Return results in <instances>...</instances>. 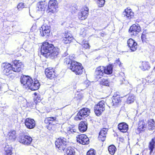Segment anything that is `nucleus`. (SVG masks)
I'll use <instances>...</instances> for the list:
<instances>
[{"label":"nucleus","instance_id":"4","mask_svg":"<svg viewBox=\"0 0 155 155\" xmlns=\"http://www.w3.org/2000/svg\"><path fill=\"white\" fill-rule=\"evenodd\" d=\"M55 143L56 147L58 149L64 150L66 147L68 142L66 138L62 137L57 139Z\"/></svg>","mask_w":155,"mask_h":155},{"label":"nucleus","instance_id":"9","mask_svg":"<svg viewBox=\"0 0 155 155\" xmlns=\"http://www.w3.org/2000/svg\"><path fill=\"white\" fill-rule=\"evenodd\" d=\"M40 35L43 37L48 36L50 32V26L44 24L40 29Z\"/></svg>","mask_w":155,"mask_h":155},{"label":"nucleus","instance_id":"8","mask_svg":"<svg viewBox=\"0 0 155 155\" xmlns=\"http://www.w3.org/2000/svg\"><path fill=\"white\" fill-rule=\"evenodd\" d=\"M140 31V28L138 24L132 25L129 29V33L132 36H135L137 35Z\"/></svg>","mask_w":155,"mask_h":155},{"label":"nucleus","instance_id":"27","mask_svg":"<svg viewBox=\"0 0 155 155\" xmlns=\"http://www.w3.org/2000/svg\"><path fill=\"white\" fill-rule=\"evenodd\" d=\"M74 58L75 56L74 55H70L64 59V63L66 64H68L69 67L71 63L74 61L73 60L74 59Z\"/></svg>","mask_w":155,"mask_h":155},{"label":"nucleus","instance_id":"1","mask_svg":"<svg viewBox=\"0 0 155 155\" xmlns=\"http://www.w3.org/2000/svg\"><path fill=\"white\" fill-rule=\"evenodd\" d=\"M41 53L46 58L49 57L53 58L58 54L57 50L55 48L53 45L49 44L48 42H44L41 47Z\"/></svg>","mask_w":155,"mask_h":155},{"label":"nucleus","instance_id":"26","mask_svg":"<svg viewBox=\"0 0 155 155\" xmlns=\"http://www.w3.org/2000/svg\"><path fill=\"white\" fill-rule=\"evenodd\" d=\"M112 101L111 103V104L112 106H117L118 104L120 102V96L119 95H116L114 94L113 97Z\"/></svg>","mask_w":155,"mask_h":155},{"label":"nucleus","instance_id":"58","mask_svg":"<svg viewBox=\"0 0 155 155\" xmlns=\"http://www.w3.org/2000/svg\"><path fill=\"white\" fill-rule=\"evenodd\" d=\"M136 155H139V154H137Z\"/></svg>","mask_w":155,"mask_h":155},{"label":"nucleus","instance_id":"12","mask_svg":"<svg viewBox=\"0 0 155 155\" xmlns=\"http://www.w3.org/2000/svg\"><path fill=\"white\" fill-rule=\"evenodd\" d=\"M73 40V38L71 34L68 32H65L62 35V41L65 44L70 43Z\"/></svg>","mask_w":155,"mask_h":155},{"label":"nucleus","instance_id":"30","mask_svg":"<svg viewBox=\"0 0 155 155\" xmlns=\"http://www.w3.org/2000/svg\"><path fill=\"white\" fill-rule=\"evenodd\" d=\"M146 128V125L145 122L143 120L140 121L139 124L138 130L140 131L145 130Z\"/></svg>","mask_w":155,"mask_h":155},{"label":"nucleus","instance_id":"5","mask_svg":"<svg viewBox=\"0 0 155 155\" xmlns=\"http://www.w3.org/2000/svg\"><path fill=\"white\" fill-rule=\"evenodd\" d=\"M90 113V110L88 108H83L78 113L75 119L77 120L82 119L88 116Z\"/></svg>","mask_w":155,"mask_h":155},{"label":"nucleus","instance_id":"35","mask_svg":"<svg viewBox=\"0 0 155 155\" xmlns=\"http://www.w3.org/2000/svg\"><path fill=\"white\" fill-rule=\"evenodd\" d=\"M135 97L134 95L130 94L127 101V103L130 104L134 102L135 100Z\"/></svg>","mask_w":155,"mask_h":155},{"label":"nucleus","instance_id":"41","mask_svg":"<svg viewBox=\"0 0 155 155\" xmlns=\"http://www.w3.org/2000/svg\"><path fill=\"white\" fill-rule=\"evenodd\" d=\"M81 44L85 48L87 49L90 48V45L86 41H83Z\"/></svg>","mask_w":155,"mask_h":155},{"label":"nucleus","instance_id":"53","mask_svg":"<svg viewBox=\"0 0 155 155\" xmlns=\"http://www.w3.org/2000/svg\"><path fill=\"white\" fill-rule=\"evenodd\" d=\"M34 95L35 96H37V94L36 93H34Z\"/></svg>","mask_w":155,"mask_h":155},{"label":"nucleus","instance_id":"32","mask_svg":"<svg viewBox=\"0 0 155 155\" xmlns=\"http://www.w3.org/2000/svg\"><path fill=\"white\" fill-rule=\"evenodd\" d=\"M7 137L9 140H14L16 137V132L15 130L9 132L7 135Z\"/></svg>","mask_w":155,"mask_h":155},{"label":"nucleus","instance_id":"45","mask_svg":"<svg viewBox=\"0 0 155 155\" xmlns=\"http://www.w3.org/2000/svg\"><path fill=\"white\" fill-rule=\"evenodd\" d=\"M41 100V96L40 95H37L35 99L34 100V102L36 104H37L38 102H40Z\"/></svg>","mask_w":155,"mask_h":155},{"label":"nucleus","instance_id":"6","mask_svg":"<svg viewBox=\"0 0 155 155\" xmlns=\"http://www.w3.org/2000/svg\"><path fill=\"white\" fill-rule=\"evenodd\" d=\"M104 102L101 101L94 106V112L97 116L100 115L105 110Z\"/></svg>","mask_w":155,"mask_h":155},{"label":"nucleus","instance_id":"15","mask_svg":"<svg viewBox=\"0 0 155 155\" xmlns=\"http://www.w3.org/2000/svg\"><path fill=\"white\" fill-rule=\"evenodd\" d=\"M89 9L87 7H85L82 9L81 12L78 14V18L80 20L85 19L87 17L88 14Z\"/></svg>","mask_w":155,"mask_h":155},{"label":"nucleus","instance_id":"24","mask_svg":"<svg viewBox=\"0 0 155 155\" xmlns=\"http://www.w3.org/2000/svg\"><path fill=\"white\" fill-rule=\"evenodd\" d=\"M47 3L45 1L40 2L37 5L38 10L39 11H44L47 5Z\"/></svg>","mask_w":155,"mask_h":155},{"label":"nucleus","instance_id":"37","mask_svg":"<svg viewBox=\"0 0 155 155\" xmlns=\"http://www.w3.org/2000/svg\"><path fill=\"white\" fill-rule=\"evenodd\" d=\"M116 150V148L115 146L113 145L110 146L108 147V151L111 155H114Z\"/></svg>","mask_w":155,"mask_h":155},{"label":"nucleus","instance_id":"55","mask_svg":"<svg viewBox=\"0 0 155 155\" xmlns=\"http://www.w3.org/2000/svg\"><path fill=\"white\" fill-rule=\"evenodd\" d=\"M80 34L81 35H83V33H82L81 32V33H80Z\"/></svg>","mask_w":155,"mask_h":155},{"label":"nucleus","instance_id":"42","mask_svg":"<svg viewBox=\"0 0 155 155\" xmlns=\"http://www.w3.org/2000/svg\"><path fill=\"white\" fill-rule=\"evenodd\" d=\"M25 137L26 138H27V139H28L27 140H26V141L27 142V141L28 142V144H27V145L30 144L32 141V138L28 136L25 135Z\"/></svg>","mask_w":155,"mask_h":155},{"label":"nucleus","instance_id":"3","mask_svg":"<svg viewBox=\"0 0 155 155\" xmlns=\"http://www.w3.org/2000/svg\"><path fill=\"white\" fill-rule=\"evenodd\" d=\"M69 68L77 75H81L83 72L81 64L75 61L71 63Z\"/></svg>","mask_w":155,"mask_h":155},{"label":"nucleus","instance_id":"33","mask_svg":"<svg viewBox=\"0 0 155 155\" xmlns=\"http://www.w3.org/2000/svg\"><path fill=\"white\" fill-rule=\"evenodd\" d=\"M12 146L8 145H6L5 147V155H12Z\"/></svg>","mask_w":155,"mask_h":155},{"label":"nucleus","instance_id":"29","mask_svg":"<svg viewBox=\"0 0 155 155\" xmlns=\"http://www.w3.org/2000/svg\"><path fill=\"white\" fill-rule=\"evenodd\" d=\"M77 130V127L74 126L70 125L66 128V132L68 134H73L76 132Z\"/></svg>","mask_w":155,"mask_h":155},{"label":"nucleus","instance_id":"28","mask_svg":"<svg viewBox=\"0 0 155 155\" xmlns=\"http://www.w3.org/2000/svg\"><path fill=\"white\" fill-rule=\"evenodd\" d=\"M56 118L55 117H51L46 118L45 120V122L47 124L54 125L55 124Z\"/></svg>","mask_w":155,"mask_h":155},{"label":"nucleus","instance_id":"52","mask_svg":"<svg viewBox=\"0 0 155 155\" xmlns=\"http://www.w3.org/2000/svg\"><path fill=\"white\" fill-rule=\"evenodd\" d=\"M122 64H120V63H119L118 64V65H119V67H121V66H122Z\"/></svg>","mask_w":155,"mask_h":155},{"label":"nucleus","instance_id":"49","mask_svg":"<svg viewBox=\"0 0 155 155\" xmlns=\"http://www.w3.org/2000/svg\"><path fill=\"white\" fill-rule=\"evenodd\" d=\"M3 87L2 84H0V92L3 91Z\"/></svg>","mask_w":155,"mask_h":155},{"label":"nucleus","instance_id":"14","mask_svg":"<svg viewBox=\"0 0 155 155\" xmlns=\"http://www.w3.org/2000/svg\"><path fill=\"white\" fill-rule=\"evenodd\" d=\"M89 9L87 7H85L82 9L81 12L78 14V18L80 20L85 19L87 17L88 14Z\"/></svg>","mask_w":155,"mask_h":155},{"label":"nucleus","instance_id":"23","mask_svg":"<svg viewBox=\"0 0 155 155\" xmlns=\"http://www.w3.org/2000/svg\"><path fill=\"white\" fill-rule=\"evenodd\" d=\"M123 15L129 19H130L134 15V13L131 10L127 8L123 13Z\"/></svg>","mask_w":155,"mask_h":155},{"label":"nucleus","instance_id":"31","mask_svg":"<svg viewBox=\"0 0 155 155\" xmlns=\"http://www.w3.org/2000/svg\"><path fill=\"white\" fill-rule=\"evenodd\" d=\"M113 66L112 64H109L107 67H104V73L107 74H110L112 73Z\"/></svg>","mask_w":155,"mask_h":155},{"label":"nucleus","instance_id":"7","mask_svg":"<svg viewBox=\"0 0 155 155\" xmlns=\"http://www.w3.org/2000/svg\"><path fill=\"white\" fill-rule=\"evenodd\" d=\"M58 8V3L56 0H50L48 3V12L54 13L57 12Z\"/></svg>","mask_w":155,"mask_h":155},{"label":"nucleus","instance_id":"48","mask_svg":"<svg viewBox=\"0 0 155 155\" xmlns=\"http://www.w3.org/2000/svg\"><path fill=\"white\" fill-rule=\"evenodd\" d=\"M141 39L143 41V40H145L146 39V35L145 34H142L141 35Z\"/></svg>","mask_w":155,"mask_h":155},{"label":"nucleus","instance_id":"16","mask_svg":"<svg viewBox=\"0 0 155 155\" xmlns=\"http://www.w3.org/2000/svg\"><path fill=\"white\" fill-rule=\"evenodd\" d=\"M128 47L132 51H136L137 48V42L132 38L128 39L127 41Z\"/></svg>","mask_w":155,"mask_h":155},{"label":"nucleus","instance_id":"21","mask_svg":"<svg viewBox=\"0 0 155 155\" xmlns=\"http://www.w3.org/2000/svg\"><path fill=\"white\" fill-rule=\"evenodd\" d=\"M118 126L119 130L123 133H126L128 129V125L124 122L119 124Z\"/></svg>","mask_w":155,"mask_h":155},{"label":"nucleus","instance_id":"39","mask_svg":"<svg viewBox=\"0 0 155 155\" xmlns=\"http://www.w3.org/2000/svg\"><path fill=\"white\" fill-rule=\"evenodd\" d=\"M100 84L103 85L108 86L109 85V81L107 79L103 78L100 81Z\"/></svg>","mask_w":155,"mask_h":155},{"label":"nucleus","instance_id":"57","mask_svg":"<svg viewBox=\"0 0 155 155\" xmlns=\"http://www.w3.org/2000/svg\"><path fill=\"white\" fill-rule=\"evenodd\" d=\"M26 106L28 107V105L27 104H26Z\"/></svg>","mask_w":155,"mask_h":155},{"label":"nucleus","instance_id":"44","mask_svg":"<svg viewBox=\"0 0 155 155\" xmlns=\"http://www.w3.org/2000/svg\"><path fill=\"white\" fill-rule=\"evenodd\" d=\"M18 101L20 102H23V103H25L27 104V103L26 99L22 97H20L18 98Z\"/></svg>","mask_w":155,"mask_h":155},{"label":"nucleus","instance_id":"51","mask_svg":"<svg viewBox=\"0 0 155 155\" xmlns=\"http://www.w3.org/2000/svg\"><path fill=\"white\" fill-rule=\"evenodd\" d=\"M145 153H146L145 150H144L143 151V155H144V154H145Z\"/></svg>","mask_w":155,"mask_h":155},{"label":"nucleus","instance_id":"18","mask_svg":"<svg viewBox=\"0 0 155 155\" xmlns=\"http://www.w3.org/2000/svg\"><path fill=\"white\" fill-rule=\"evenodd\" d=\"M45 74L48 78L51 79L54 78L56 75L54 72V70L53 68H48L45 70Z\"/></svg>","mask_w":155,"mask_h":155},{"label":"nucleus","instance_id":"10","mask_svg":"<svg viewBox=\"0 0 155 155\" xmlns=\"http://www.w3.org/2000/svg\"><path fill=\"white\" fill-rule=\"evenodd\" d=\"M2 67L3 73L5 75H8L10 72H14L13 70V65H12L10 64L8 62L3 63L2 64Z\"/></svg>","mask_w":155,"mask_h":155},{"label":"nucleus","instance_id":"13","mask_svg":"<svg viewBox=\"0 0 155 155\" xmlns=\"http://www.w3.org/2000/svg\"><path fill=\"white\" fill-rule=\"evenodd\" d=\"M77 141L79 143L83 145L89 143V139L87 136L84 134L78 135L77 137Z\"/></svg>","mask_w":155,"mask_h":155},{"label":"nucleus","instance_id":"47","mask_svg":"<svg viewBox=\"0 0 155 155\" xmlns=\"http://www.w3.org/2000/svg\"><path fill=\"white\" fill-rule=\"evenodd\" d=\"M14 72H10L9 73L8 75H7L8 76V77L12 79H13L14 78L15 76V74L13 73Z\"/></svg>","mask_w":155,"mask_h":155},{"label":"nucleus","instance_id":"36","mask_svg":"<svg viewBox=\"0 0 155 155\" xmlns=\"http://www.w3.org/2000/svg\"><path fill=\"white\" fill-rule=\"evenodd\" d=\"M66 153L67 155H75V150L71 147H68Z\"/></svg>","mask_w":155,"mask_h":155},{"label":"nucleus","instance_id":"11","mask_svg":"<svg viewBox=\"0 0 155 155\" xmlns=\"http://www.w3.org/2000/svg\"><path fill=\"white\" fill-rule=\"evenodd\" d=\"M14 65H13V70L14 72H19L23 67L22 63L19 60H15L13 61Z\"/></svg>","mask_w":155,"mask_h":155},{"label":"nucleus","instance_id":"38","mask_svg":"<svg viewBox=\"0 0 155 155\" xmlns=\"http://www.w3.org/2000/svg\"><path fill=\"white\" fill-rule=\"evenodd\" d=\"M25 135H23L20 137L19 139V141L21 143L27 145L28 144V142H27L26 141V140H27L28 139L25 137Z\"/></svg>","mask_w":155,"mask_h":155},{"label":"nucleus","instance_id":"20","mask_svg":"<svg viewBox=\"0 0 155 155\" xmlns=\"http://www.w3.org/2000/svg\"><path fill=\"white\" fill-rule=\"evenodd\" d=\"M140 68L143 71L148 70L150 68V64L148 62L143 61L141 62Z\"/></svg>","mask_w":155,"mask_h":155},{"label":"nucleus","instance_id":"46","mask_svg":"<svg viewBox=\"0 0 155 155\" xmlns=\"http://www.w3.org/2000/svg\"><path fill=\"white\" fill-rule=\"evenodd\" d=\"M90 84V82L89 81L87 80H86L84 83H83V85L85 87V88H87V87Z\"/></svg>","mask_w":155,"mask_h":155},{"label":"nucleus","instance_id":"50","mask_svg":"<svg viewBox=\"0 0 155 155\" xmlns=\"http://www.w3.org/2000/svg\"><path fill=\"white\" fill-rule=\"evenodd\" d=\"M115 63L118 64L119 63H120V64H122L120 61L119 59H117L116 60V61Z\"/></svg>","mask_w":155,"mask_h":155},{"label":"nucleus","instance_id":"43","mask_svg":"<svg viewBox=\"0 0 155 155\" xmlns=\"http://www.w3.org/2000/svg\"><path fill=\"white\" fill-rule=\"evenodd\" d=\"M87 155H95L94 150L93 149H91L87 153Z\"/></svg>","mask_w":155,"mask_h":155},{"label":"nucleus","instance_id":"19","mask_svg":"<svg viewBox=\"0 0 155 155\" xmlns=\"http://www.w3.org/2000/svg\"><path fill=\"white\" fill-rule=\"evenodd\" d=\"M25 124L26 127L28 129H31L35 126V123L34 120L29 118H26L25 120Z\"/></svg>","mask_w":155,"mask_h":155},{"label":"nucleus","instance_id":"56","mask_svg":"<svg viewBox=\"0 0 155 155\" xmlns=\"http://www.w3.org/2000/svg\"><path fill=\"white\" fill-rule=\"evenodd\" d=\"M145 81V79H143V81Z\"/></svg>","mask_w":155,"mask_h":155},{"label":"nucleus","instance_id":"34","mask_svg":"<svg viewBox=\"0 0 155 155\" xmlns=\"http://www.w3.org/2000/svg\"><path fill=\"white\" fill-rule=\"evenodd\" d=\"M148 129L151 130L154 129L155 124V122L153 119H150L149 120L148 122Z\"/></svg>","mask_w":155,"mask_h":155},{"label":"nucleus","instance_id":"17","mask_svg":"<svg viewBox=\"0 0 155 155\" xmlns=\"http://www.w3.org/2000/svg\"><path fill=\"white\" fill-rule=\"evenodd\" d=\"M104 67L103 66H100L96 69L95 75L96 80H98L103 76L104 73Z\"/></svg>","mask_w":155,"mask_h":155},{"label":"nucleus","instance_id":"54","mask_svg":"<svg viewBox=\"0 0 155 155\" xmlns=\"http://www.w3.org/2000/svg\"><path fill=\"white\" fill-rule=\"evenodd\" d=\"M82 31H83V32L84 31V29L83 28L82 29Z\"/></svg>","mask_w":155,"mask_h":155},{"label":"nucleus","instance_id":"2","mask_svg":"<svg viewBox=\"0 0 155 155\" xmlns=\"http://www.w3.org/2000/svg\"><path fill=\"white\" fill-rule=\"evenodd\" d=\"M21 84L26 89H30L31 90H36L38 89L40 84L38 81H33L32 79L28 76H23L21 80Z\"/></svg>","mask_w":155,"mask_h":155},{"label":"nucleus","instance_id":"22","mask_svg":"<svg viewBox=\"0 0 155 155\" xmlns=\"http://www.w3.org/2000/svg\"><path fill=\"white\" fill-rule=\"evenodd\" d=\"M108 129L106 128H103L101 130L99 134L98 138L102 141H104L106 138V134L107 131Z\"/></svg>","mask_w":155,"mask_h":155},{"label":"nucleus","instance_id":"25","mask_svg":"<svg viewBox=\"0 0 155 155\" xmlns=\"http://www.w3.org/2000/svg\"><path fill=\"white\" fill-rule=\"evenodd\" d=\"M87 129V124L85 122L81 121L79 124L78 129L80 131L84 132Z\"/></svg>","mask_w":155,"mask_h":155},{"label":"nucleus","instance_id":"40","mask_svg":"<svg viewBox=\"0 0 155 155\" xmlns=\"http://www.w3.org/2000/svg\"><path fill=\"white\" fill-rule=\"evenodd\" d=\"M25 5V4L22 2H21L19 3L17 5V8L18 10H21L23 8H26Z\"/></svg>","mask_w":155,"mask_h":155}]
</instances>
